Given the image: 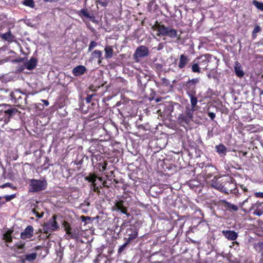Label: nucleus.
<instances>
[{
    "label": "nucleus",
    "mask_w": 263,
    "mask_h": 263,
    "mask_svg": "<svg viewBox=\"0 0 263 263\" xmlns=\"http://www.w3.org/2000/svg\"><path fill=\"white\" fill-rule=\"evenodd\" d=\"M89 182H91L92 183L95 184V182L96 181L97 177L95 175H90L87 178Z\"/></svg>",
    "instance_id": "c9c22d12"
},
{
    "label": "nucleus",
    "mask_w": 263,
    "mask_h": 263,
    "mask_svg": "<svg viewBox=\"0 0 263 263\" xmlns=\"http://www.w3.org/2000/svg\"><path fill=\"white\" fill-rule=\"evenodd\" d=\"M23 4L32 8H33L35 7L33 0H25L23 2Z\"/></svg>",
    "instance_id": "2f4dec72"
},
{
    "label": "nucleus",
    "mask_w": 263,
    "mask_h": 263,
    "mask_svg": "<svg viewBox=\"0 0 263 263\" xmlns=\"http://www.w3.org/2000/svg\"><path fill=\"white\" fill-rule=\"evenodd\" d=\"M127 234L128 236V237L126 238V240L130 242L132 240H134L137 237L138 231L135 229H127Z\"/></svg>",
    "instance_id": "6ab92c4d"
},
{
    "label": "nucleus",
    "mask_w": 263,
    "mask_h": 263,
    "mask_svg": "<svg viewBox=\"0 0 263 263\" xmlns=\"http://www.w3.org/2000/svg\"><path fill=\"white\" fill-rule=\"evenodd\" d=\"M261 248H262V251L261 254H262V255H263V243H261Z\"/></svg>",
    "instance_id": "13d9d810"
},
{
    "label": "nucleus",
    "mask_w": 263,
    "mask_h": 263,
    "mask_svg": "<svg viewBox=\"0 0 263 263\" xmlns=\"http://www.w3.org/2000/svg\"><path fill=\"white\" fill-rule=\"evenodd\" d=\"M93 185H94V191L97 192V193H99L100 190H99V187L96 186L95 184Z\"/></svg>",
    "instance_id": "49530a36"
},
{
    "label": "nucleus",
    "mask_w": 263,
    "mask_h": 263,
    "mask_svg": "<svg viewBox=\"0 0 263 263\" xmlns=\"http://www.w3.org/2000/svg\"><path fill=\"white\" fill-rule=\"evenodd\" d=\"M129 242L126 240V241L123 245L119 247L118 250V253L119 254H121V253H122L125 250L126 247L129 244Z\"/></svg>",
    "instance_id": "72a5a7b5"
},
{
    "label": "nucleus",
    "mask_w": 263,
    "mask_h": 263,
    "mask_svg": "<svg viewBox=\"0 0 263 263\" xmlns=\"http://www.w3.org/2000/svg\"><path fill=\"white\" fill-rule=\"evenodd\" d=\"M222 233L226 238L230 240H235L238 237V234L234 231L223 230Z\"/></svg>",
    "instance_id": "dca6fc26"
},
{
    "label": "nucleus",
    "mask_w": 263,
    "mask_h": 263,
    "mask_svg": "<svg viewBox=\"0 0 263 263\" xmlns=\"http://www.w3.org/2000/svg\"><path fill=\"white\" fill-rule=\"evenodd\" d=\"M15 196V194H12L10 195H6L4 196V198H5L6 201H9L14 198Z\"/></svg>",
    "instance_id": "e433bc0d"
},
{
    "label": "nucleus",
    "mask_w": 263,
    "mask_h": 263,
    "mask_svg": "<svg viewBox=\"0 0 263 263\" xmlns=\"http://www.w3.org/2000/svg\"><path fill=\"white\" fill-rule=\"evenodd\" d=\"M234 70L236 75L238 77H242L244 76V72L241 64L238 62H235Z\"/></svg>",
    "instance_id": "aec40b11"
},
{
    "label": "nucleus",
    "mask_w": 263,
    "mask_h": 263,
    "mask_svg": "<svg viewBox=\"0 0 263 263\" xmlns=\"http://www.w3.org/2000/svg\"><path fill=\"white\" fill-rule=\"evenodd\" d=\"M208 116L211 118V120H213L215 118V114L213 112H208Z\"/></svg>",
    "instance_id": "ea45409f"
},
{
    "label": "nucleus",
    "mask_w": 263,
    "mask_h": 263,
    "mask_svg": "<svg viewBox=\"0 0 263 263\" xmlns=\"http://www.w3.org/2000/svg\"><path fill=\"white\" fill-rule=\"evenodd\" d=\"M55 216H53L43 226L45 233H48L57 230L59 228L57 222L55 220Z\"/></svg>",
    "instance_id": "39448f33"
},
{
    "label": "nucleus",
    "mask_w": 263,
    "mask_h": 263,
    "mask_svg": "<svg viewBox=\"0 0 263 263\" xmlns=\"http://www.w3.org/2000/svg\"><path fill=\"white\" fill-rule=\"evenodd\" d=\"M216 152L219 154L226 155L227 152V147L223 144H220L215 146Z\"/></svg>",
    "instance_id": "a878e982"
},
{
    "label": "nucleus",
    "mask_w": 263,
    "mask_h": 263,
    "mask_svg": "<svg viewBox=\"0 0 263 263\" xmlns=\"http://www.w3.org/2000/svg\"><path fill=\"white\" fill-rule=\"evenodd\" d=\"M33 228L31 226H28L24 231L21 234V238L23 239L30 238L33 236Z\"/></svg>",
    "instance_id": "2eb2a0df"
},
{
    "label": "nucleus",
    "mask_w": 263,
    "mask_h": 263,
    "mask_svg": "<svg viewBox=\"0 0 263 263\" xmlns=\"http://www.w3.org/2000/svg\"><path fill=\"white\" fill-rule=\"evenodd\" d=\"M255 195L256 197L263 198V192H257Z\"/></svg>",
    "instance_id": "c03bdc74"
},
{
    "label": "nucleus",
    "mask_w": 263,
    "mask_h": 263,
    "mask_svg": "<svg viewBox=\"0 0 263 263\" xmlns=\"http://www.w3.org/2000/svg\"><path fill=\"white\" fill-rule=\"evenodd\" d=\"M163 43H160L158 47V50H160L162 49L163 48Z\"/></svg>",
    "instance_id": "de8ad7c7"
},
{
    "label": "nucleus",
    "mask_w": 263,
    "mask_h": 263,
    "mask_svg": "<svg viewBox=\"0 0 263 263\" xmlns=\"http://www.w3.org/2000/svg\"><path fill=\"white\" fill-rule=\"evenodd\" d=\"M10 97L12 99H13L15 100V103H16V100L18 101V103H22V102H20V100L22 99V97L19 96H17L16 94H15L13 92H11L10 94Z\"/></svg>",
    "instance_id": "c756f323"
},
{
    "label": "nucleus",
    "mask_w": 263,
    "mask_h": 263,
    "mask_svg": "<svg viewBox=\"0 0 263 263\" xmlns=\"http://www.w3.org/2000/svg\"><path fill=\"white\" fill-rule=\"evenodd\" d=\"M43 102H44V104L46 105V106H48L49 105V102L47 100H43Z\"/></svg>",
    "instance_id": "3c124183"
},
{
    "label": "nucleus",
    "mask_w": 263,
    "mask_h": 263,
    "mask_svg": "<svg viewBox=\"0 0 263 263\" xmlns=\"http://www.w3.org/2000/svg\"><path fill=\"white\" fill-rule=\"evenodd\" d=\"M37 257L36 253H32L29 254H27L24 256V258L22 259V261H28L29 262H31L34 260Z\"/></svg>",
    "instance_id": "393cba45"
},
{
    "label": "nucleus",
    "mask_w": 263,
    "mask_h": 263,
    "mask_svg": "<svg viewBox=\"0 0 263 263\" xmlns=\"http://www.w3.org/2000/svg\"><path fill=\"white\" fill-rule=\"evenodd\" d=\"M205 175L206 176V178H210L211 176L210 174H207V171L206 170L205 171Z\"/></svg>",
    "instance_id": "864d4df0"
},
{
    "label": "nucleus",
    "mask_w": 263,
    "mask_h": 263,
    "mask_svg": "<svg viewBox=\"0 0 263 263\" xmlns=\"http://www.w3.org/2000/svg\"><path fill=\"white\" fill-rule=\"evenodd\" d=\"M188 67H191L192 71L193 72L198 73L201 72V67L196 59L194 60Z\"/></svg>",
    "instance_id": "412c9836"
},
{
    "label": "nucleus",
    "mask_w": 263,
    "mask_h": 263,
    "mask_svg": "<svg viewBox=\"0 0 263 263\" xmlns=\"http://www.w3.org/2000/svg\"><path fill=\"white\" fill-rule=\"evenodd\" d=\"M37 60L36 58L32 57L29 61L26 62L24 66L28 70H32L36 66Z\"/></svg>",
    "instance_id": "f3484780"
},
{
    "label": "nucleus",
    "mask_w": 263,
    "mask_h": 263,
    "mask_svg": "<svg viewBox=\"0 0 263 263\" xmlns=\"http://www.w3.org/2000/svg\"><path fill=\"white\" fill-rule=\"evenodd\" d=\"M178 67L180 69H182L189 64L190 59L189 57L185 54H182L179 56Z\"/></svg>",
    "instance_id": "f8f14e48"
},
{
    "label": "nucleus",
    "mask_w": 263,
    "mask_h": 263,
    "mask_svg": "<svg viewBox=\"0 0 263 263\" xmlns=\"http://www.w3.org/2000/svg\"><path fill=\"white\" fill-rule=\"evenodd\" d=\"M15 92H16V93H20V91H17V90H16Z\"/></svg>",
    "instance_id": "052dcab7"
},
{
    "label": "nucleus",
    "mask_w": 263,
    "mask_h": 263,
    "mask_svg": "<svg viewBox=\"0 0 263 263\" xmlns=\"http://www.w3.org/2000/svg\"><path fill=\"white\" fill-rule=\"evenodd\" d=\"M0 37L4 41H8L9 42H12L14 40L15 36L12 35L11 31H9L8 32L2 34Z\"/></svg>",
    "instance_id": "5701e85b"
},
{
    "label": "nucleus",
    "mask_w": 263,
    "mask_h": 263,
    "mask_svg": "<svg viewBox=\"0 0 263 263\" xmlns=\"http://www.w3.org/2000/svg\"><path fill=\"white\" fill-rule=\"evenodd\" d=\"M24 246H25V245L24 244H22L21 245H19L17 248L20 249H24Z\"/></svg>",
    "instance_id": "8fccbe9b"
},
{
    "label": "nucleus",
    "mask_w": 263,
    "mask_h": 263,
    "mask_svg": "<svg viewBox=\"0 0 263 263\" xmlns=\"http://www.w3.org/2000/svg\"><path fill=\"white\" fill-rule=\"evenodd\" d=\"M91 59H98V63L100 64L102 62V60L103 59L102 57V52L101 51L99 50H95L93 51L91 54Z\"/></svg>",
    "instance_id": "4be33fe9"
},
{
    "label": "nucleus",
    "mask_w": 263,
    "mask_h": 263,
    "mask_svg": "<svg viewBox=\"0 0 263 263\" xmlns=\"http://www.w3.org/2000/svg\"><path fill=\"white\" fill-rule=\"evenodd\" d=\"M105 58L106 59H110L113 55V49L112 46H106L104 49Z\"/></svg>",
    "instance_id": "b1692460"
},
{
    "label": "nucleus",
    "mask_w": 263,
    "mask_h": 263,
    "mask_svg": "<svg viewBox=\"0 0 263 263\" xmlns=\"http://www.w3.org/2000/svg\"><path fill=\"white\" fill-rule=\"evenodd\" d=\"M154 27L157 31L158 36H168L172 39L178 38L177 30L171 27H166L163 24L158 23L155 25Z\"/></svg>",
    "instance_id": "f257e3e1"
},
{
    "label": "nucleus",
    "mask_w": 263,
    "mask_h": 263,
    "mask_svg": "<svg viewBox=\"0 0 263 263\" xmlns=\"http://www.w3.org/2000/svg\"><path fill=\"white\" fill-rule=\"evenodd\" d=\"M98 44L95 41H91L90 42L88 49V51L90 52L95 47H96L97 46Z\"/></svg>",
    "instance_id": "f704fd0d"
},
{
    "label": "nucleus",
    "mask_w": 263,
    "mask_h": 263,
    "mask_svg": "<svg viewBox=\"0 0 263 263\" xmlns=\"http://www.w3.org/2000/svg\"><path fill=\"white\" fill-rule=\"evenodd\" d=\"M78 15L85 22L84 18L89 19L93 22H95L96 20L95 16L92 12L89 11L87 8H83L77 12Z\"/></svg>",
    "instance_id": "9d476101"
},
{
    "label": "nucleus",
    "mask_w": 263,
    "mask_h": 263,
    "mask_svg": "<svg viewBox=\"0 0 263 263\" xmlns=\"http://www.w3.org/2000/svg\"><path fill=\"white\" fill-rule=\"evenodd\" d=\"M26 100H27V99H26V98L25 99V103H26Z\"/></svg>",
    "instance_id": "680f3d73"
},
{
    "label": "nucleus",
    "mask_w": 263,
    "mask_h": 263,
    "mask_svg": "<svg viewBox=\"0 0 263 263\" xmlns=\"http://www.w3.org/2000/svg\"><path fill=\"white\" fill-rule=\"evenodd\" d=\"M95 96L94 94L88 95L87 97L86 98V102L88 103H90L92 100V97Z\"/></svg>",
    "instance_id": "58836bf2"
},
{
    "label": "nucleus",
    "mask_w": 263,
    "mask_h": 263,
    "mask_svg": "<svg viewBox=\"0 0 263 263\" xmlns=\"http://www.w3.org/2000/svg\"><path fill=\"white\" fill-rule=\"evenodd\" d=\"M46 2H52L54 0H44Z\"/></svg>",
    "instance_id": "5fc2aeb1"
},
{
    "label": "nucleus",
    "mask_w": 263,
    "mask_h": 263,
    "mask_svg": "<svg viewBox=\"0 0 263 263\" xmlns=\"http://www.w3.org/2000/svg\"><path fill=\"white\" fill-rule=\"evenodd\" d=\"M208 77H209V78H210V74H209V75H208Z\"/></svg>",
    "instance_id": "0e129e2a"
},
{
    "label": "nucleus",
    "mask_w": 263,
    "mask_h": 263,
    "mask_svg": "<svg viewBox=\"0 0 263 263\" xmlns=\"http://www.w3.org/2000/svg\"><path fill=\"white\" fill-rule=\"evenodd\" d=\"M18 110L15 108L9 107L5 110V122H8L10 118L18 113Z\"/></svg>",
    "instance_id": "4468645a"
},
{
    "label": "nucleus",
    "mask_w": 263,
    "mask_h": 263,
    "mask_svg": "<svg viewBox=\"0 0 263 263\" xmlns=\"http://www.w3.org/2000/svg\"><path fill=\"white\" fill-rule=\"evenodd\" d=\"M12 231H7L3 234V239L7 242H11L12 241V238L11 236Z\"/></svg>",
    "instance_id": "bb28decb"
},
{
    "label": "nucleus",
    "mask_w": 263,
    "mask_h": 263,
    "mask_svg": "<svg viewBox=\"0 0 263 263\" xmlns=\"http://www.w3.org/2000/svg\"><path fill=\"white\" fill-rule=\"evenodd\" d=\"M125 202L123 200L116 201L115 202V205L112 206V210L120 211L122 213L126 214L128 217L129 214L127 213V206L125 205Z\"/></svg>",
    "instance_id": "9b49d317"
},
{
    "label": "nucleus",
    "mask_w": 263,
    "mask_h": 263,
    "mask_svg": "<svg viewBox=\"0 0 263 263\" xmlns=\"http://www.w3.org/2000/svg\"><path fill=\"white\" fill-rule=\"evenodd\" d=\"M47 182L45 180L32 179L30 184V191L37 192L47 188Z\"/></svg>",
    "instance_id": "f03ea898"
},
{
    "label": "nucleus",
    "mask_w": 263,
    "mask_h": 263,
    "mask_svg": "<svg viewBox=\"0 0 263 263\" xmlns=\"http://www.w3.org/2000/svg\"><path fill=\"white\" fill-rule=\"evenodd\" d=\"M263 213V212L260 210H255L254 212H253V214L255 215H257V216H260L262 215V214Z\"/></svg>",
    "instance_id": "a19ab883"
},
{
    "label": "nucleus",
    "mask_w": 263,
    "mask_h": 263,
    "mask_svg": "<svg viewBox=\"0 0 263 263\" xmlns=\"http://www.w3.org/2000/svg\"><path fill=\"white\" fill-rule=\"evenodd\" d=\"M223 181L219 183L218 182H213L212 184V186L215 188L217 189L218 190L223 192Z\"/></svg>",
    "instance_id": "cd10ccee"
},
{
    "label": "nucleus",
    "mask_w": 263,
    "mask_h": 263,
    "mask_svg": "<svg viewBox=\"0 0 263 263\" xmlns=\"http://www.w3.org/2000/svg\"><path fill=\"white\" fill-rule=\"evenodd\" d=\"M234 243H236V244H238V242L237 241H235Z\"/></svg>",
    "instance_id": "e2e57ef3"
},
{
    "label": "nucleus",
    "mask_w": 263,
    "mask_h": 263,
    "mask_svg": "<svg viewBox=\"0 0 263 263\" xmlns=\"http://www.w3.org/2000/svg\"><path fill=\"white\" fill-rule=\"evenodd\" d=\"M161 100H162V98H157V99H155V101L156 102H160Z\"/></svg>",
    "instance_id": "603ef678"
},
{
    "label": "nucleus",
    "mask_w": 263,
    "mask_h": 263,
    "mask_svg": "<svg viewBox=\"0 0 263 263\" xmlns=\"http://www.w3.org/2000/svg\"><path fill=\"white\" fill-rule=\"evenodd\" d=\"M32 212H33V213L35 215V216L39 218H41L43 217V215H44L43 213L40 214L37 212H36L35 210H33Z\"/></svg>",
    "instance_id": "4c0bfd02"
},
{
    "label": "nucleus",
    "mask_w": 263,
    "mask_h": 263,
    "mask_svg": "<svg viewBox=\"0 0 263 263\" xmlns=\"http://www.w3.org/2000/svg\"><path fill=\"white\" fill-rule=\"evenodd\" d=\"M199 63L200 66L203 67L206 69H208L209 63L215 62H217V58L212 55L206 54L200 56L199 58L196 59Z\"/></svg>",
    "instance_id": "7ed1b4c3"
},
{
    "label": "nucleus",
    "mask_w": 263,
    "mask_h": 263,
    "mask_svg": "<svg viewBox=\"0 0 263 263\" xmlns=\"http://www.w3.org/2000/svg\"><path fill=\"white\" fill-rule=\"evenodd\" d=\"M200 82V78H196L189 80L186 84L187 93H196V85Z\"/></svg>",
    "instance_id": "6e6552de"
},
{
    "label": "nucleus",
    "mask_w": 263,
    "mask_h": 263,
    "mask_svg": "<svg viewBox=\"0 0 263 263\" xmlns=\"http://www.w3.org/2000/svg\"><path fill=\"white\" fill-rule=\"evenodd\" d=\"M253 4L259 10L263 11V3L254 0Z\"/></svg>",
    "instance_id": "473e14b6"
},
{
    "label": "nucleus",
    "mask_w": 263,
    "mask_h": 263,
    "mask_svg": "<svg viewBox=\"0 0 263 263\" xmlns=\"http://www.w3.org/2000/svg\"><path fill=\"white\" fill-rule=\"evenodd\" d=\"M240 186L245 192H248V189L246 187H244L243 185H240Z\"/></svg>",
    "instance_id": "09e8293b"
},
{
    "label": "nucleus",
    "mask_w": 263,
    "mask_h": 263,
    "mask_svg": "<svg viewBox=\"0 0 263 263\" xmlns=\"http://www.w3.org/2000/svg\"><path fill=\"white\" fill-rule=\"evenodd\" d=\"M193 112L189 108H185V114H180L178 117L179 123H185L186 124H189L193 120Z\"/></svg>",
    "instance_id": "0eeeda50"
},
{
    "label": "nucleus",
    "mask_w": 263,
    "mask_h": 263,
    "mask_svg": "<svg viewBox=\"0 0 263 263\" xmlns=\"http://www.w3.org/2000/svg\"><path fill=\"white\" fill-rule=\"evenodd\" d=\"M232 194H234L235 195H237L238 194V190L236 186L235 187L234 190L232 191Z\"/></svg>",
    "instance_id": "a18cd8bd"
},
{
    "label": "nucleus",
    "mask_w": 263,
    "mask_h": 263,
    "mask_svg": "<svg viewBox=\"0 0 263 263\" xmlns=\"http://www.w3.org/2000/svg\"><path fill=\"white\" fill-rule=\"evenodd\" d=\"M234 180L231 178H227L223 181V192L226 194H230L236 186Z\"/></svg>",
    "instance_id": "1a4fd4ad"
},
{
    "label": "nucleus",
    "mask_w": 263,
    "mask_h": 263,
    "mask_svg": "<svg viewBox=\"0 0 263 263\" xmlns=\"http://www.w3.org/2000/svg\"><path fill=\"white\" fill-rule=\"evenodd\" d=\"M162 84H164L165 85H167L169 84V81L166 78H162L161 79Z\"/></svg>",
    "instance_id": "79ce46f5"
},
{
    "label": "nucleus",
    "mask_w": 263,
    "mask_h": 263,
    "mask_svg": "<svg viewBox=\"0 0 263 263\" xmlns=\"http://www.w3.org/2000/svg\"><path fill=\"white\" fill-rule=\"evenodd\" d=\"M86 71V68L84 66L79 65L72 69L73 74L76 76H80Z\"/></svg>",
    "instance_id": "a211bd4d"
},
{
    "label": "nucleus",
    "mask_w": 263,
    "mask_h": 263,
    "mask_svg": "<svg viewBox=\"0 0 263 263\" xmlns=\"http://www.w3.org/2000/svg\"><path fill=\"white\" fill-rule=\"evenodd\" d=\"M63 227L64 230L66 231V234L68 235L66 238L67 239L70 238L77 239L79 238L80 231L78 229H72L69 224L66 222L63 223Z\"/></svg>",
    "instance_id": "423d86ee"
},
{
    "label": "nucleus",
    "mask_w": 263,
    "mask_h": 263,
    "mask_svg": "<svg viewBox=\"0 0 263 263\" xmlns=\"http://www.w3.org/2000/svg\"><path fill=\"white\" fill-rule=\"evenodd\" d=\"M226 204L227 209L229 210L237 211L238 210V208L237 205H234L229 202H226Z\"/></svg>",
    "instance_id": "c85d7f7f"
},
{
    "label": "nucleus",
    "mask_w": 263,
    "mask_h": 263,
    "mask_svg": "<svg viewBox=\"0 0 263 263\" xmlns=\"http://www.w3.org/2000/svg\"><path fill=\"white\" fill-rule=\"evenodd\" d=\"M149 54V51L147 47L145 46H140L136 50L134 55L133 58L136 62H138L140 60Z\"/></svg>",
    "instance_id": "20e7f679"
},
{
    "label": "nucleus",
    "mask_w": 263,
    "mask_h": 263,
    "mask_svg": "<svg viewBox=\"0 0 263 263\" xmlns=\"http://www.w3.org/2000/svg\"><path fill=\"white\" fill-rule=\"evenodd\" d=\"M190 98V102L191 106L189 105H186L185 108H189V109L192 110L193 112L196 110V106L197 103V98L195 96L196 93H187Z\"/></svg>",
    "instance_id": "ddd939ff"
},
{
    "label": "nucleus",
    "mask_w": 263,
    "mask_h": 263,
    "mask_svg": "<svg viewBox=\"0 0 263 263\" xmlns=\"http://www.w3.org/2000/svg\"><path fill=\"white\" fill-rule=\"evenodd\" d=\"M260 31V27L258 25H256L252 31V37L253 39H255L257 36L256 34L259 32Z\"/></svg>",
    "instance_id": "7c9ffc66"
},
{
    "label": "nucleus",
    "mask_w": 263,
    "mask_h": 263,
    "mask_svg": "<svg viewBox=\"0 0 263 263\" xmlns=\"http://www.w3.org/2000/svg\"><path fill=\"white\" fill-rule=\"evenodd\" d=\"M248 199H246L245 200H244L242 202V205H243L246 202H247L248 201Z\"/></svg>",
    "instance_id": "6e6d98bb"
},
{
    "label": "nucleus",
    "mask_w": 263,
    "mask_h": 263,
    "mask_svg": "<svg viewBox=\"0 0 263 263\" xmlns=\"http://www.w3.org/2000/svg\"><path fill=\"white\" fill-rule=\"evenodd\" d=\"M102 168L103 170H105L106 169V165H104L102 166Z\"/></svg>",
    "instance_id": "bf43d9fd"
},
{
    "label": "nucleus",
    "mask_w": 263,
    "mask_h": 263,
    "mask_svg": "<svg viewBox=\"0 0 263 263\" xmlns=\"http://www.w3.org/2000/svg\"><path fill=\"white\" fill-rule=\"evenodd\" d=\"M247 154V152H243L242 153V155L243 156H246Z\"/></svg>",
    "instance_id": "4d7b16f0"
},
{
    "label": "nucleus",
    "mask_w": 263,
    "mask_h": 263,
    "mask_svg": "<svg viewBox=\"0 0 263 263\" xmlns=\"http://www.w3.org/2000/svg\"><path fill=\"white\" fill-rule=\"evenodd\" d=\"M11 183H9V182H7V183H6L5 184H4L3 185L0 186V187L1 188H5V187H11Z\"/></svg>",
    "instance_id": "37998d69"
}]
</instances>
